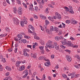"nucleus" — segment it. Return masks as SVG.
I'll list each match as a JSON object with an SVG mask.
<instances>
[{"instance_id":"f257e3e1","label":"nucleus","mask_w":80,"mask_h":80,"mask_svg":"<svg viewBox=\"0 0 80 80\" xmlns=\"http://www.w3.org/2000/svg\"><path fill=\"white\" fill-rule=\"evenodd\" d=\"M52 41L50 40L48 41V42L46 44V46H45L46 48H54V46L52 45Z\"/></svg>"},{"instance_id":"f03ea898","label":"nucleus","mask_w":80,"mask_h":80,"mask_svg":"<svg viewBox=\"0 0 80 80\" xmlns=\"http://www.w3.org/2000/svg\"><path fill=\"white\" fill-rule=\"evenodd\" d=\"M61 43H62V44L64 45H66L67 47H73V44L71 42L69 41L68 42H67V41H61Z\"/></svg>"},{"instance_id":"7ed1b4c3","label":"nucleus","mask_w":80,"mask_h":80,"mask_svg":"<svg viewBox=\"0 0 80 80\" xmlns=\"http://www.w3.org/2000/svg\"><path fill=\"white\" fill-rule=\"evenodd\" d=\"M27 22H28L26 19H24L23 21L20 22L21 26L22 27H24V24H27Z\"/></svg>"},{"instance_id":"20e7f679","label":"nucleus","mask_w":80,"mask_h":80,"mask_svg":"<svg viewBox=\"0 0 80 80\" xmlns=\"http://www.w3.org/2000/svg\"><path fill=\"white\" fill-rule=\"evenodd\" d=\"M13 21L16 25L19 24V20H18V19L17 18H13Z\"/></svg>"},{"instance_id":"39448f33","label":"nucleus","mask_w":80,"mask_h":80,"mask_svg":"<svg viewBox=\"0 0 80 80\" xmlns=\"http://www.w3.org/2000/svg\"><path fill=\"white\" fill-rule=\"evenodd\" d=\"M18 12L19 15L22 14V8H19L18 10Z\"/></svg>"},{"instance_id":"423d86ee","label":"nucleus","mask_w":80,"mask_h":80,"mask_svg":"<svg viewBox=\"0 0 80 80\" xmlns=\"http://www.w3.org/2000/svg\"><path fill=\"white\" fill-rule=\"evenodd\" d=\"M55 15L58 19H59L60 20L62 18L61 15H60L59 14H58V12H56Z\"/></svg>"},{"instance_id":"0eeeda50","label":"nucleus","mask_w":80,"mask_h":80,"mask_svg":"<svg viewBox=\"0 0 80 80\" xmlns=\"http://www.w3.org/2000/svg\"><path fill=\"white\" fill-rule=\"evenodd\" d=\"M69 8H70V9H69V13H72V14L74 13V12H73V11L72 10V6H69Z\"/></svg>"},{"instance_id":"6e6552de","label":"nucleus","mask_w":80,"mask_h":80,"mask_svg":"<svg viewBox=\"0 0 80 80\" xmlns=\"http://www.w3.org/2000/svg\"><path fill=\"white\" fill-rule=\"evenodd\" d=\"M17 37H18V38L19 40H20L21 39V38H22V34H18L17 36Z\"/></svg>"},{"instance_id":"1a4fd4ad","label":"nucleus","mask_w":80,"mask_h":80,"mask_svg":"<svg viewBox=\"0 0 80 80\" xmlns=\"http://www.w3.org/2000/svg\"><path fill=\"white\" fill-rule=\"evenodd\" d=\"M44 65L46 67H49V65H50V60H48V62H46L45 63Z\"/></svg>"},{"instance_id":"9d476101","label":"nucleus","mask_w":80,"mask_h":80,"mask_svg":"<svg viewBox=\"0 0 80 80\" xmlns=\"http://www.w3.org/2000/svg\"><path fill=\"white\" fill-rule=\"evenodd\" d=\"M36 54H33L32 53L31 54V57H33V58H36L37 57Z\"/></svg>"},{"instance_id":"9b49d317","label":"nucleus","mask_w":80,"mask_h":80,"mask_svg":"<svg viewBox=\"0 0 80 80\" xmlns=\"http://www.w3.org/2000/svg\"><path fill=\"white\" fill-rule=\"evenodd\" d=\"M40 17L42 19H43V20H45L46 19V17L44 16H43L42 14H40Z\"/></svg>"},{"instance_id":"f8f14e48","label":"nucleus","mask_w":80,"mask_h":80,"mask_svg":"<svg viewBox=\"0 0 80 80\" xmlns=\"http://www.w3.org/2000/svg\"><path fill=\"white\" fill-rule=\"evenodd\" d=\"M28 27L29 28H30V29H31V30H35L34 27H33V26H32L29 25Z\"/></svg>"},{"instance_id":"ddd939ff","label":"nucleus","mask_w":80,"mask_h":80,"mask_svg":"<svg viewBox=\"0 0 80 80\" xmlns=\"http://www.w3.org/2000/svg\"><path fill=\"white\" fill-rule=\"evenodd\" d=\"M6 69L8 71H11L12 70V68L8 66H6Z\"/></svg>"},{"instance_id":"4468645a","label":"nucleus","mask_w":80,"mask_h":80,"mask_svg":"<svg viewBox=\"0 0 80 80\" xmlns=\"http://www.w3.org/2000/svg\"><path fill=\"white\" fill-rule=\"evenodd\" d=\"M20 61L17 62H16V63L15 65L17 67H19V66H20Z\"/></svg>"},{"instance_id":"2eb2a0df","label":"nucleus","mask_w":80,"mask_h":80,"mask_svg":"<svg viewBox=\"0 0 80 80\" xmlns=\"http://www.w3.org/2000/svg\"><path fill=\"white\" fill-rule=\"evenodd\" d=\"M23 54L25 56H26L27 57L29 56V54H28L27 52H23Z\"/></svg>"},{"instance_id":"dca6fc26","label":"nucleus","mask_w":80,"mask_h":80,"mask_svg":"<svg viewBox=\"0 0 80 80\" xmlns=\"http://www.w3.org/2000/svg\"><path fill=\"white\" fill-rule=\"evenodd\" d=\"M23 73L24 74H25V73H26V74H28V70L27 69H26L25 70L24 72H23Z\"/></svg>"},{"instance_id":"f3484780","label":"nucleus","mask_w":80,"mask_h":80,"mask_svg":"<svg viewBox=\"0 0 80 80\" xmlns=\"http://www.w3.org/2000/svg\"><path fill=\"white\" fill-rule=\"evenodd\" d=\"M54 31H55L57 33H58V28H54Z\"/></svg>"},{"instance_id":"a211bd4d","label":"nucleus","mask_w":80,"mask_h":80,"mask_svg":"<svg viewBox=\"0 0 80 80\" xmlns=\"http://www.w3.org/2000/svg\"><path fill=\"white\" fill-rule=\"evenodd\" d=\"M20 69H21V70H23L25 68V66H22L20 68Z\"/></svg>"},{"instance_id":"6ab92c4d","label":"nucleus","mask_w":80,"mask_h":80,"mask_svg":"<svg viewBox=\"0 0 80 80\" xmlns=\"http://www.w3.org/2000/svg\"><path fill=\"white\" fill-rule=\"evenodd\" d=\"M55 39L56 41H59L60 40V38L58 36H56V38H55Z\"/></svg>"},{"instance_id":"aec40b11","label":"nucleus","mask_w":80,"mask_h":80,"mask_svg":"<svg viewBox=\"0 0 80 80\" xmlns=\"http://www.w3.org/2000/svg\"><path fill=\"white\" fill-rule=\"evenodd\" d=\"M62 76L63 77V78H67V76L64 74H62Z\"/></svg>"},{"instance_id":"412c9836","label":"nucleus","mask_w":80,"mask_h":80,"mask_svg":"<svg viewBox=\"0 0 80 80\" xmlns=\"http://www.w3.org/2000/svg\"><path fill=\"white\" fill-rule=\"evenodd\" d=\"M72 59V58H71V57H68L67 58V60L68 61V62H71V60Z\"/></svg>"},{"instance_id":"4be33fe9","label":"nucleus","mask_w":80,"mask_h":80,"mask_svg":"<svg viewBox=\"0 0 80 80\" xmlns=\"http://www.w3.org/2000/svg\"><path fill=\"white\" fill-rule=\"evenodd\" d=\"M54 29V28H53V27L51 26L50 28V32H53V31Z\"/></svg>"},{"instance_id":"5701e85b","label":"nucleus","mask_w":80,"mask_h":80,"mask_svg":"<svg viewBox=\"0 0 80 80\" xmlns=\"http://www.w3.org/2000/svg\"><path fill=\"white\" fill-rule=\"evenodd\" d=\"M71 78H73L74 77H75V73L73 74L71 73Z\"/></svg>"},{"instance_id":"b1692460","label":"nucleus","mask_w":80,"mask_h":80,"mask_svg":"<svg viewBox=\"0 0 80 80\" xmlns=\"http://www.w3.org/2000/svg\"><path fill=\"white\" fill-rule=\"evenodd\" d=\"M55 48L57 50H59V46L58 45L57 46H55Z\"/></svg>"},{"instance_id":"393cba45","label":"nucleus","mask_w":80,"mask_h":80,"mask_svg":"<svg viewBox=\"0 0 80 80\" xmlns=\"http://www.w3.org/2000/svg\"><path fill=\"white\" fill-rule=\"evenodd\" d=\"M45 22L46 23V25H48V24L50 23V22H49L48 21V20H45Z\"/></svg>"},{"instance_id":"a878e982","label":"nucleus","mask_w":80,"mask_h":80,"mask_svg":"<svg viewBox=\"0 0 80 80\" xmlns=\"http://www.w3.org/2000/svg\"><path fill=\"white\" fill-rule=\"evenodd\" d=\"M13 11L14 12V13H16L17 12V10L16 8H13Z\"/></svg>"},{"instance_id":"bb28decb","label":"nucleus","mask_w":80,"mask_h":80,"mask_svg":"<svg viewBox=\"0 0 80 80\" xmlns=\"http://www.w3.org/2000/svg\"><path fill=\"white\" fill-rule=\"evenodd\" d=\"M21 41L22 42H23V43H27V40L26 39H22Z\"/></svg>"},{"instance_id":"cd10ccee","label":"nucleus","mask_w":80,"mask_h":80,"mask_svg":"<svg viewBox=\"0 0 80 80\" xmlns=\"http://www.w3.org/2000/svg\"><path fill=\"white\" fill-rule=\"evenodd\" d=\"M44 58L45 57L41 56L39 58V60H43Z\"/></svg>"},{"instance_id":"c85d7f7f","label":"nucleus","mask_w":80,"mask_h":80,"mask_svg":"<svg viewBox=\"0 0 80 80\" xmlns=\"http://www.w3.org/2000/svg\"><path fill=\"white\" fill-rule=\"evenodd\" d=\"M0 71L1 72L3 71V68L2 67V66L1 65H0Z\"/></svg>"},{"instance_id":"c756f323","label":"nucleus","mask_w":80,"mask_h":80,"mask_svg":"<svg viewBox=\"0 0 80 80\" xmlns=\"http://www.w3.org/2000/svg\"><path fill=\"white\" fill-rule=\"evenodd\" d=\"M22 4L24 6V7H25V8H27V4H26L25 3L23 2Z\"/></svg>"},{"instance_id":"7c9ffc66","label":"nucleus","mask_w":80,"mask_h":80,"mask_svg":"<svg viewBox=\"0 0 80 80\" xmlns=\"http://www.w3.org/2000/svg\"><path fill=\"white\" fill-rule=\"evenodd\" d=\"M29 8L30 10H34V8H33L32 7H31V5H30L29 6Z\"/></svg>"},{"instance_id":"2f4dec72","label":"nucleus","mask_w":80,"mask_h":80,"mask_svg":"<svg viewBox=\"0 0 80 80\" xmlns=\"http://www.w3.org/2000/svg\"><path fill=\"white\" fill-rule=\"evenodd\" d=\"M39 48L41 50H43V48H44V47H43L42 46H39Z\"/></svg>"},{"instance_id":"473e14b6","label":"nucleus","mask_w":80,"mask_h":80,"mask_svg":"<svg viewBox=\"0 0 80 80\" xmlns=\"http://www.w3.org/2000/svg\"><path fill=\"white\" fill-rule=\"evenodd\" d=\"M64 8L66 10V11L67 12H68L69 11V9L67 7H65Z\"/></svg>"},{"instance_id":"72a5a7b5","label":"nucleus","mask_w":80,"mask_h":80,"mask_svg":"<svg viewBox=\"0 0 80 80\" xmlns=\"http://www.w3.org/2000/svg\"><path fill=\"white\" fill-rule=\"evenodd\" d=\"M23 52H29L30 51V50H29V49H25L23 51Z\"/></svg>"},{"instance_id":"f704fd0d","label":"nucleus","mask_w":80,"mask_h":80,"mask_svg":"<svg viewBox=\"0 0 80 80\" xmlns=\"http://www.w3.org/2000/svg\"><path fill=\"white\" fill-rule=\"evenodd\" d=\"M78 66H79V67H80V64H78V65H76L75 66V67L77 68H79L78 67Z\"/></svg>"},{"instance_id":"c9c22d12","label":"nucleus","mask_w":80,"mask_h":80,"mask_svg":"<svg viewBox=\"0 0 80 80\" xmlns=\"http://www.w3.org/2000/svg\"><path fill=\"white\" fill-rule=\"evenodd\" d=\"M2 62H3V63H5V62H6V60H5V58H3L2 59Z\"/></svg>"},{"instance_id":"e433bc0d","label":"nucleus","mask_w":80,"mask_h":80,"mask_svg":"<svg viewBox=\"0 0 80 80\" xmlns=\"http://www.w3.org/2000/svg\"><path fill=\"white\" fill-rule=\"evenodd\" d=\"M65 52H68L69 53H70L71 51L69 50H68V49L65 50Z\"/></svg>"},{"instance_id":"4c0bfd02","label":"nucleus","mask_w":80,"mask_h":80,"mask_svg":"<svg viewBox=\"0 0 80 80\" xmlns=\"http://www.w3.org/2000/svg\"><path fill=\"white\" fill-rule=\"evenodd\" d=\"M34 38L36 39V40H38V39L39 38L38 37H37V36H34Z\"/></svg>"},{"instance_id":"58836bf2","label":"nucleus","mask_w":80,"mask_h":80,"mask_svg":"<svg viewBox=\"0 0 80 80\" xmlns=\"http://www.w3.org/2000/svg\"><path fill=\"white\" fill-rule=\"evenodd\" d=\"M60 47H61V48H63V49L65 48V47L64 46H63L62 45H60Z\"/></svg>"},{"instance_id":"ea45409f","label":"nucleus","mask_w":80,"mask_h":80,"mask_svg":"<svg viewBox=\"0 0 80 80\" xmlns=\"http://www.w3.org/2000/svg\"><path fill=\"white\" fill-rule=\"evenodd\" d=\"M27 75H28V74H25L22 77V78H26V77H27Z\"/></svg>"},{"instance_id":"a19ab883","label":"nucleus","mask_w":80,"mask_h":80,"mask_svg":"<svg viewBox=\"0 0 80 80\" xmlns=\"http://www.w3.org/2000/svg\"><path fill=\"white\" fill-rule=\"evenodd\" d=\"M75 57L77 58L78 59H79V60H80V56L78 55H76L75 56Z\"/></svg>"},{"instance_id":"79ce46f5","label":"nucleus","mask_w":80,"mask_h":80,"mask_svg":"<svg viewBox=\"0 0 80 80\" xmlns=\"http://www.w3.org/2000/svg\"><path fill=\"white\" fill-rule=\"evenodd\" d=\"M70 39H71V40H75V39L73 38V37H70Z\"/></svg>"},{"instance_id":"37998d69","label":"nucleus","mask_w":80,"mask_h":80,"mask_svg":"<svg viewBox=\"0 0 80 80\" xmlns=\"http://www.w3.org/2000/svg\"><path fill=\"white\" fill-rule=\"evenodd\" d=\"M35 9L36 11L37 12L38 11V8L37 7H35Z\"/></svg>"},{"instance_id":"c03bdc74","label":"nucleus","mask_w":80,"mask_h":80,"mask_svg":"<svg viewBox=\"0 0 80 80\" xmlns=\"http://www.w3.org/2000/svg\"><path fill=\"white\" fill-rule=\"evenodd\" d=\"M66 23L68 24L70 23V20H67L66 22Z\"/></svg>"},{"instance_id":"a18cd8bd","label":"nucleus","mask_w":80,"mask_h":80,"mask_svg":"<svg viewBox=\"0 0 80 80\" xmlns=\"http://www.w3.org/2000/svg\"><path fill=\"white\" fill-rule=\"evenodd\" d=\"M41 52L42 54H44L45 51H44V50H43V49L42 50H41Z\"/></svg>"},{"instance_id":"49530a36","label":"nucleus","mask_w":80,"mask_h":80,"mask_svg":"<svg viewBox=\"0 0 80 80\" xmlns=\"http://www.w3.org/2000/svg\"><path fill=\"white\" fill-rule=\"evenodd\" d=\"M62 27L64 28H65V24L63 22L62 23Z\"/></svg>"},{"instance_id":"de8ad7c7","label":"nucleus","mask_w":80,"mask_h":80,"mask_svg":"<svg viewBox=\"0 0 80 80\" xmlns=\"http://www.w3.org/2000/svg\"><path fill=\"white\" fill-rule=\"evenodd\" d=\"M37 74V72H34L33 75H32V77H35V75Z\"/></svg>"},{"instance_id":"09e8293b","label":"nucleus","mask_w":80,"mask_h":80,"mask_svg":"<svg viewBox=\"0 0 80 80\" xmlns=\"http://www.w3.org/2000/svg\"><path fill=\"white\" fill-rule=\"evenodd\" d=\"M39 7L40 8H43V5H42V4H40L39 5Z\"/></svg>"},{"instance_id":"8fccbe9b","label":"nucleus","mask_w":80,"mask_h":80,"mask_svg":"<svg viewBox=\"0 0 80 80\" xmlns=\"http://www.w3.org/2000/svg\"><path fill=\"white\" fill-rule=\"evenodd\" d=\"M28 32H30V33H33V32L32 31H31V30H30V29H28Z\"/></svg>"},{"instance_id":"3c124183","label":"nucleus","mask_w":80,"mask_h":80,"mask_svg":"<svg viewBox=\"0 0 80 80\" xmlns=\"http://www.w3.org/2000/svg\"><path fill=\"white\" fill-rule=\"evenodd\" d=\"M41 44L42 45H45V42L44 41H42L41 42Z\"/></svg>"},{"instance_id":"603ef678","label":"nucleus","mask_w":80,"mask_h":80,"mask_svg":"<svg viewBox=\"0 0 80 80\" xmlns=\"http://www.w3.org/2000/svg\"><path fill=\"white\" fill-rule=\"evenodd\" d=\"M57 16L55 17V16H53L52 17V18H53L54 19H57Z\"/></svg>"},{"instance_id":"864d4df0","label":"nucleus","mask_w":80,"mask_h":80,"mask_svg":"<svg viewBox=\"0 0 80 80\" xmlns=\"http://www.w3.org/2000/svg\"><path fill=\"white\" fill-rule=\"evenodd\" d=\"M27 47H28V48H32V45H27Z\"/></svg>"},{"instance_id":"5fc2aeb1","label":"nucleus","mask_w":80,"mask_h":80,"mask_svg":"<svg viewBox=\"0 0 80 80\" xmlns=\"http://www.w3.org/2000/svg\"><path fill=\"white\" fill-rule=\"evenodd\" d=\"M44 59L45 61H47V62H48V60H49L46 59V58L45 57Z\"/></svg>"},{"instance_id":"6e6d98bb","label":"nucleus","mask_w":80,"mask_h":80,"mask_svg":"<svg viewBox=\"0 0 80 80\" xmlns=\"http://www.w3.org/2000/svg\"><path fill=\"white\" fill-rule=\"evenodd\" d=\"M51 57V58H52V59L54 58V55H53V54L52 55Z\"/></svg>"},{"instance_id":"4d7b16f0","label":"nucleus","mask_w":80,"mask_h":80,"mask_svg":"<svg viewBox=\"0 0 80 80\" xmlns=\"http://www.w3.org/2000/svg\"><path fill=\"white\" fill-rule=\"evenodd\" d=\"M48 19H49V20H50L52 21V17H48Z\"/></svg>"},{"instance_id":"13d9d810","label":"nucleus","mask_w":80,"mask_h":80,"mask_svg":"<svg viewBox=\"0 0 80 80\" xmlns=\"http://www.w3.org/2000/svg\"><path fill=\"white\" fill-rule=\"evenodd\" d=\"M79 76H80V74H77V75H75V77L76 78L78 77Z\"/></svg>"},{"instance_id":"bf43d9fd","label":"nucleus","mask_w":80,"mask_h":80,"mask_svg":"<svg viewBox=\"0 0 80 80\" xmlns=\"http://www.w3.org/2000/svg\"><path fill=\"white\" fill-rule=\"evenodd\" d=\"M17 2L18 3V4H21V2L20 1V0L17 1Z\"/></svg>"},{"instance_id":"052dcab7","label":"nucleus","mask_w":80,"mask_h":80,"mask_svg":"<svg viewBox=\"0 0 80 80\" xmlns=\"http://www.w3.org/2000/svg\"><path fill=\"white\" fill-rule=\"evenodd\" d=\"M0 37H5V35L4 34H1L0 35Z\"/></svg>"},{"instance_id":"680f3d73","label":"nucleus","mask_w":80,"mask_h":80,"mask_svg":"<svg viewBox=\"0 0 80 80\" xmlns=\"http://www.w3.org/2000/svg\"><path fill=\"white\" fill-rule=\"evenodd\" d=\"M54 47L55 46H57V43L56 42H54Z\"/></svg>"},{"instance_id":"e2e57ef3","label":"nucleus","mask_w":80,"mask_h":80,"mask_svg":"<svg viewBox=\"0 0 80 80\" xmlns=\"http://www.w3.org/2000/svg\"><path fill=\"white\" fill-rule=\"evenodd\" d=\"M72 22H71L72 23H74L75 22V20H74V19H72Z\"/></svg>"},{"instance_id":"0e129e2a","label":"nucleus","mask_w":80,"mask_h":80,"mask_svg":"<svg viewBox=\"0 0 80 80\" xmlns=\"http://www.w3.org/2000/svg\"><path fill=\"white\" fill-rule=\"evenodd\" d=\"M17 50H18L17 48H15V53H16L17 52Z\"/></svg>"},{"instance_id":"69168bd1","label":"nucleus","mask_w":80,"mask_h":80,"mask_svg":"<svg viewBox=\"0 0 80 80\" xmlns=\"http://www.w3.org/2000/svg\"><path fill=\"white\" fill-rule=\"evenodd\" d=\"M4 80H8V77H6L4 79Z\"/></svg>"},{"instance_id":"338daca9","label":"nucleus","mask_w":80,"mask_h":80,"mask_svg":"<svg viewBox=\"0 0 80 80\" xmlns=\"http://www.w3.org/2000/svg\"><path fill=\"white\" fill-rule=\"evenodd\" d=\"M63 39V37L62 36H60L59 37V39Z\"/></svg>"},{"instance_id":"774afa93","label":"nucleus","mask_w":80,"mask_h":80,"mask_svg":"<svg viewBox=\"0 0 80 80\" xmlns=\"http://www.w3.org/2000/svg\"><path fill=\"white\" fill-rule=\"evenodd\" d=\"M8 80H12V78H10V77H9Z\"/></svg>"}]
</instances>
